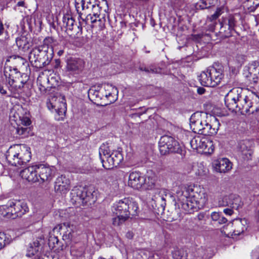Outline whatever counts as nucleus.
I'll return each instance as SVG.
<instances>
[{"mask_svg": "<svg viewBox=\"0 0 259 259\" xmlns=\"http://www.w3.org/2000/svg\"><path fill=\"white\" fill-rule=\"evenodd\" d=\"M234 227L233 234L238 236L243 233L247 228V221L245 219H238L234 220L232 222Z\"/></svg>", "mask_w": 259, "mask_h": 259, "instance_id": "4be33fe9", "label": "nucleus"}, {"mask_svg": "<svg viewBox=\"0 0 259 259\" xmlns=\"http://www.w3.org/2000/svg\"><path fill=\"white\" fill-rule=\"evenodd\" d=\"M40 244L38 240L34 241L32 243H30L27 249V255H33L41 251Z\"/></svg>", "mask_w": 259, "mask_h": 259, "instance_id": "bb28decb", "label": "nucleus"}, {"mask_svg": "<svg viewBox=\"0 0 259 259\" xmlns=\"http://www.w3.org/2000/svg\"><path fill=\"white\" fill-rule=\"evenodd\" d=\"M148 259H159V256L157 253H153L150 255Z\"/></svg>", "mask_w": 259, "mask_h": 259, "instance_id": "6e6d98bb", "label": "nucleus"}, {"mask_svg": "<svg viewBox=\"0 0 259 259\" xmlns=\"http://www.w3.org/2000/svg\"><path fill=\"white\" fill-rule=\"evenodd\" d=\"M221 25V29L227 28L230 32L234 30L236 24V21L235 17L231 15H230L226 17H223L221 21L220 22Z\"/></svg>", "mask_w": 259, "mask_h": 259, "instance_id": "b1692460", "label": "nucleus"}, {"mask_svg": "<svg viewBox=\"0 0 259 259\" xmlns=\"http://www.w3.org/2000/svg\"><path fill=\"white\" fill-rule=\"evenodd\" d=\"M134 236V234L131 231H128L126 234V237L128 239H132Z\"/></svg>", "mask_w": 259, "mask_h": 259, "instance_id": "bf43d9fd", "label": "nucleus"}, {"mask_svg": "<svg viewBox=\"0 0 259 259\" xmlns=\"http://www.w3.org/2000/svg\"><path fill=\"white\" fill-rule=\"evenodd\" d=\"M200 7L201 8V9H206L209 7V6H207L206 4V0H202L201 2V4L200 5Z\"/></svg>", "mask_w": 259, "mask_h": 259, "instance_id": "864d4df0", "label": "nucleus"}, {"mask_svg": "<svg viewBox=\"0 0 259 259\" xmlns=\"http://www.w3.org/2000/svg\"><path fill=\"white\" fill-rule=\"evenodd\" d=\"M226 106L229 110H235L244 115L254 113L259 110V97L251 93L246 96L242 88H234L225 97Z\"/></svg>", "mask_w": 259, "mask_h": 259, "instance_id": "f03ea898", "label": "nucleus"}, {"mask_svg": "<svg viewBox=\"0 0 259 259\" xmlns=\"http://www.w3.org/2000/svg\"><path fill=\"white\" fill-rule=\"evenodd\" d=\"M64 53V51L63 50H60L58 52V54L59 55V56H61Z\"/></svg>", "mask_w": 259, "mask_h": 259, "instance_id": "0e129e2a", "label": "nucleus"}, {"mask_svg": "<svg viewBox=\"0 0 259 259\" xmlns=\"http://www.w3.org/2000/svg\"><path fill=\"white\" fill-rule=\"evenodd\" d=\"M112 210L116 215H121L127 219L136 216L139 211L138 203L129 198H124L114 203Z\"/></svg>", "mask_w": 259, "mask_h": 259, "instance_id": "39448f33", "label": "nucleus"}, {"mask_svg": "<svg viewBox=\"0 0 259 259\" xmlns=\"http://www.w3.org/2000/svg\"><path fill=\"white\" fill-rule=\"evenodd\" d=\"M36 215H38V217L36 219V221H39L42 220L44 218V215L40 212H37L36 213Z\"/></svg>", "mask_w": 259, "mask_h": 259, "instance_id": "13d9d810", "label": "nucleus"}, {"mask_svg": "<svg viewBox=\"0 0 259 259\" xmlns=\"http://www.w3.org/2000/svg\"><path fill=\"white\" fill-rule=\"evenodd\" d=\"M84 67L83 60L80 58H70L67 61L66 70L70 74H79L82 72Z\"/></svg>", "mask_w": 259, "mask_h": 259, "instance_id": "2eb2a0df", "label": "nucleus"}, {"mask_svg": "<svg viewBox=\"0 0 259 259\" xmlns=\"http://www.w3.org/2000/svg\"><path fill=\"white\" fill-rule=\"evenodd\" d=\"M259 6V0H246L244 3V8L249 12H254Z\"/></svg>", "mask_w": 259, "mask_h": 259, "instance_id": "c756f323", "label": "nucleus"}, {"mask_svg": "<svg viewBox=\"0 0 259 259\" xmlns=\"http://www.w3.org/2000/svg\"><path fill=\"white\" fill-rule=\"evenodd\" d=\"M17 133L20 135L22 136L23 137H25L28 135V133L29 132V130L27 127H23L20 126H18L17 128Z\"/></svg>", "mask_w": 259, "mask_h": 259, "instance_id": "a19ab883", "label": "nucleus"}, {"mask_svg": "<svg viewBox=\"0 0 259 259\" xmlns=\"http://www.w3.org/2000/svg\"><path fill=\"white\" fill-rule=\"evenodd\" d=\"M190 125L195 133L212 136L217 133L220 123L218 118L213 115L195 113L190 118Z\"/></svg>", "mask_w": 259, "mask_h": 259, "instance_id": "7ed1b4c3", "label": "nucleus"}, {"mask_svg": "<svg viewBox=\"0 0 259 259\" xmlns=\"http://www.w3.org/2000/svg\"><path fill=\"white\" fill-rule=\"evenodd\" d=\"M176 197L179 207L187 213L203 207L207 201L205 190L195 186H179L176 191Z\"/></svg>", "mask_w": 259, "mask_h": 259, "instance_id": "f257e3e1", "label": "nucleus"}, {"mask_svg": "<svg viewBox=\"0 0 259 259\" xmlns=\"http://www.w3.org/2000/svg\"><path fill=\"white\" fill-rule=\"evenodd\" d=\"M70 184L69 179L65 176L61 175L56 180L54 186L55 191L58 194L65 195L70 190Z\"/></svg>", "mask_w": 259, "mask_h": 259, "instance_id": "f3484780", "label": "nucleus"}, {"mask_svg": "<svg viewBox=\"0 0 259 259\" xmlns=\"http://www.w3.org/2000/svg\"><path fill=\"white\" fill-rule=\"evenodd\" d=\"M11 58H14L16 60V62H20L22 64H24L25 60L20 56L11 57Z\"/></svg>", "mask_w": 259, "mask_h": 259, "instance_id": "8fccbe9b", "label": "nucleus"}, {"mask_svg": "<svg viewBox=\"0 0 259 259\" xmlns=\"http://www.w3.org/2000/svg\"><path fill=\"white\" fill-rule=\"evenodd\" d=\"M220 224H225L227 222V219L222 215V213L220 215V218L217 221Z\"/></svg>", "mask_w": 259, "mask_h": 259, "instance_id": "09e8293b", "label": "nucleus"}, {"mask_svg": "<svg viewBox=\"0 0 259 259\" xmlns=\"http://www.w3.org/2000/svg\"><path fill=\"white\" fill-rule=\"evenodd\" d=\"M15 219L14 214L13 201H9L6 205L0 206V218Z\"/></svg>", "mask_w": 259, "mask_h": 259, "instance_id": "5701e85b", "label": "nucleus"}, {"mask_svg": "<svg viewBox=\"0 0 259 259\" xmlns=\"http://www.w3.org/2000/svg\"><path fill=\"white\" fill-rule=\"evenodd\" d=\"M38 182H50L55 176V169L53 166L38 164Z\"/></svg>", "mask_w": 259, "mask_h": 259, "instance_id": "4468645a", "label": "nucleus"}, {"mask_svg": "<svg viewBox=\"0 0 259 259\" xmlns=\"http://www.w3.org/2000/svg\"><path fill=\"white\" fill-rule=\"evenodd\" d=\"M205 92V89L202 87H199L197 89V92L199 95L203 94Z\"/></svg>", "mask_w": 259, "mask_h": 259, "instance_id": "603ef678", "label": "nucleus"}, {"mask_svg": "<svg viewBox=\"0 0 259 259\" xmlns=\"http://www.w3.org/2000/svg\"><path fill=\"white\" fill-rule=\"evenodd\" d=\"M221 214V212H212L211 214V218L212 221H218L219 219L220 218V215Z\"/></svg>", "mask_w": 259, "mask_h": 259, "instance_id": "49530a36", "label": "nucleus"}, {"mask_svg": "<svg viewBox=\"0 0 259 259\" xmlns=\"http://www.w3.org/2000/svg\"><path fill=\"white\" fill-rule=\"evenodd\" d=\"M128 185L135 189H139L143 185L146 186L147 189H152L154 185V181L151 179L149 184L147 180L140 172L135 171L130 173Z\"/></svg>", "mask_w": 259, "mask_h": 259, "instance_id": "9d476101", "label": "nucleus"}, {"mask_svg": "<svg viewBox=\"0 0 259 259\" xmlns=\"http://www.w3.org/2000/svg\"><path fill=\"white\" fill-rule=\"evenodd\" d=\"M223 206H228L232 208H225L223 212L227 215H231L233 213L232 209H238L242 203L240 198L237 195L231 194L223 198Z\"/></svg>", "mask_w": 259, "mask_h": 259, "instance_id": "ddd939ff", "label": "nucleus"}, {"mask_svg": "<svg viewBox=\"0 0 259 259\" xmlns=\"http://www.w3.org/2000/svg\"><path fill=\"white\" fill-rule=\"evenodd\" d=\"M110 150L109 147L106 145H102L99 149V155L102 165L106 162L107 157L111 155Z\"/></svg>", "mask_w": 259, "mask_h": 259, "instance_id": "c85d7f7f", "label": "nucleus"}, {"mask_svg": "<svg viewBox=\"0 0 259 259\" xmlns=\"http://www.w3.org/2000/svg\"><path fill=\"white\" fill-rule=\"evenodd\" d=\"M0 93L4 96L8 97L9 95L8 94L6 89H4L3 87L0 86Z\"/></svg>", "mask_w": 259, "mask_h": 259, "instance_id": "3c124183", "label": "nucleus"}, {"mask_svg": "<svg viewBox=\"0 0 259 259\" xmlns=\"http://www.w3.org/2000/svg\"><path fill=\"white\" fill-rule=\"evenodd\" d=\"M123 159V155L120 151H114L107 157L106 162H103V167L106 169H111L118 166Z\"/></svg>", "mask_w": 259, "mask_h": 259, "instance_id": "6ab92c4d", "label": "nucleus"}, {"mask_svg": "<svg viewBox=\"0 0 259 259\" xmlns=\"http://www.w3.org/2000/svg\"><path fill=\"white\" fill-rule=\"evenodd\" d=\"M62 21V26L66 28V30H73L74 20L69 15H64Z\"/></svg>", "mask_w": 259, "mask_h": 259, "instance_id": "cd10ccee", "label": "nucleus"}, {"mask_svg": "<svg viewBox=\"0 0 259 259\" xmlns=\"http://www.w3.org/2000/svg\"><path fill=\"white\" fill-rule=\"evenodd\" d=\"M112 93H109L108 95L106 94L105 95V97L108 98H109L112 95V94H115V93H118L117 89L114 88V87L112 88Z\"/></svg>", "mask_w": 259, "mask_h": 259, "instance_id": "5fc2aeb1", "label": "nucleus"}, {"mask_svg": "<svg viewBox=\"0 0 259 259\" xmlns=\"http://www.w3.org/2000/svg\"><path fill=\"white\" fill-rule=\"evenodd\" d=\"M54 39L52 37H46L41 45L33 48L29 53V60L36 68H41L48 65L53 57L52 44Z\"/></svg>", "mask_w": 259, "mask_h": 259, "instance_id": "20e7f679", "label": "nucleus"}, {"mask_svg": "<svg viewBox=\"0 0 259 259\" xmlns=\"http://www.w3.org/2000/svg\"><path fill=\"white\" fill-rule=\"evenodd\" d=\"M73 208H68L65 210H62L60 212L59 215L63 218L64 220H67L73 215Z\"/></svg>", "mask_w": 259, "mask_h": 259, "instance_id": "c9c22d12", "label": "nucleus"}, {"mask_svg": "<svg viewBox=\"0 0 259 259\" xmlns=\"http://www.w3.org/2000/svg\"><path fill=\"white\" fill-rule=\"evenodd\" d=\"M16 7H22L24 8H26V6H25V3L24 1L18 2L16 6Z\"/></svg>", "mask_w": 259, "mask_h": 259, "instance_id": "4d7b16f0", "label": "nucleus"}, {"mask_svg": "<svg viewBox=\"0 0 259 259\" xmlns=\"http://www.w3.org/2000/svg\"><path fill=\"white\" fill-rule=\"evenodd\" d=\"M172 254L174 259H188L187 252L182 249L175 250Z\"/></svg>", "mask_w": 259, "mask_h": 259, "instance_id": "473e14b6", "label": "nucleus"}, {"mask_svg": "<svg viewBox=\"0 0 259 259\" xmlns=\"http://www.w3.org/2000/svg\"><path fill=\"white\" fill-rule=\"evenodd\" d=\"M128 219L126 218H123L121 215H116V217L112 219V223L114 226H119L120 224L125 222Z\"/></svg>", "mask_w": 259, "mask_h": 259, "instance_id": "ea45409f", "label": "nucleus"}, {"mask_svg": "<svg viewBox=\"0 0 259 259\" xmlns=\"http://www.w3.org/2000/svg\"><path fill=\"white\" fill-rule=\"evenodd\" d=\"M5 31L4 27L2 22L0 20V35H2Z\"/></svg>", "mask_w": 259, "mask_h": 259, "instance_id": "052dcab7", "label": "nucleus"}, {"mask_svg": "<svg viewBox=\"0 0 259 259\" xmlns=\"http://www.w3.org/2000/svg\"><path fill=\"white\" fill-rule=\"evenodd\" d=\"M4 247L3 246V245H0V249H2Z\"/></svg>", "mask_w": 259, "mask_h": 259, "instance_id": "338daca9", "label": "nucleus"}, {"mask_svg": "<svg viewBox=\"0 0 259 259\" xmlns=\"http://www.w3.org/2000/svg\"><path fill=\"white\" fill-rule=\"evenodd\" d=\"M198 256L196 257L195 259H206L207 256L204 253V250L202 248H199L197 251Z\"/></svg>", "mask_w": 259, "mask_h": 259, "instance_id": "79ce46f5", "label": "nucleus"}, {"mask_svg": "<svg viewBox=\"0 0 259 259\" xmlns=\"http://www.w3.org/2000/svg\"><path fill=\"white\" fill-rule=\"evenodd\" d=\"M4 75L9 84L15 88L21 90L27 80L26 74H23L19 77L20 73L16 67L6 66L5 67Z\"/></svg>", "mask_w": 259, "mask_h": 259, "instance_id": "6e6552de", "label": "nucleus"}, {"mask_svg": "<svg viewBox=\"0 0 259 259\" xmlns=\"http://www.w3.org/2000/svg\"><path fill=\"white\" fill-rule=\"evenodd\" d=\"M65 226L68 227L70 229V230H68L65 234L63 236V238L64 240L68 239L71 240L73 237L72 231L73 228L74 227L73 225L70 226V225L68 223H65L63 224Z\"/></svg>", "mask_w": 259, "mask_h": 259, "instance_id": "4c0bfd02", "label": "nucleus"}, {"mask_svg": "<svg viewBox=\"0 0 259 259\" xmlns=\"http://www.w3.org/2000/svg\"><path fill=\"white\" fill-rule=\"evenodd\" d=\"M257 221L259 223V210H258V215H257Z\"/></svg>", "mask_w": 259, "mask_h": 259, "instance_id": "69168bd1", "label": "nucleus"}, {"mask_svg": "<svg viewBox=\"0 0 259 259\" xmlns=\"http://www.w3.org/2000/svg\"><path fill=\"white\" fill-rule=\"evenodd\" d=\"M91 8L92 10V13L94 17L98 18V20L101 21V18H100V11H101V8L99 7V6L97 4H91L90 5Z\"/></svg>", "mask_w": 259, "mask_h": 259, "instance_id": "e433bc0d", "label": "nucleus"}, {"mask_svg": "<svg viewBox=\"0 0 259 259\" xmlns=\"http://www.w3.org/2000/svg\"><path fill=\"white\" fill-rule=\"evenodd\" d=\"M91 3L85 2L84 0H75V6L78 13H80V10H84L85 9H90Z\"/></svg>", "mask_w": 259, "mask_h": 259, "instance_id": "2f4dec72", "label": "nucleus"}, {"mask_svg": "<svg viewBox=\"0 0 259 259\" xmlns=\"http://www.w3.org/2000/svg\"><path fill=\"white\" fill-rule=\"evenodd\" d=\"M168 148V154L170 153H176L181 155L183 154L184 147L181 145L180 143L172 137L171 142H170V146Z\"/></svg>", "mask_w": 259, "mask_h": 259, "instance_id": "a878e982", "label": "nucleus"}, {"mask_svg": "<svg viewBox=\"0 0 259 259\" xmlns=\"http://www.w3.org/2000/svg\"><path fill=\"white\" fill-rule=\"evenodd\" d=\"M213 167L218 172L226 173L232 169V164L227 158H220L213 162Z\"/></svg>", "mask_w": 259, "mask_h": 259, "instance_id": "aec40b11", "label": "nucleus"}, {"mask_svg": "<svg viewBox=\"0 0 259 259\" xmlns=\"http://www.w3.org/2000/svg\"><path fill=\"white\" fill-rule=\"evenodd\" d=\"M91 95H92L97 98L102 99V97L100 96V93L98 91L91 89L89 91V96L90 97Z\"/></svg>", "mask_w": 259, "mask_h": 259, "instance_id": "a18cd8bd", "label": "nucleus"}, {"mask_svg": "<svg viewBox=\"0 0 259 259\" xmlns=\"http://www.w3.org/2000/svg\"><path fill=\"white\" fill-rule=\"evenodd\" d=\"M250 142L248 140H241L237 145L238 149L242 152L247 151L250 147Z\"/></svg>", "mask_w": 259, "mask_h": 259, "instance_id": "72a5a7b5", "label": "nucleus"}, {"mask_svg": "<svg viewBox=\"0 0 259 259\" xmlns=\"http://www.w3.org/2000/svg\"><path fill=\"white\" fill-rule=\"evenodd\" d=\"M47 107L49 110L54 109L59 116L63 115L66 109V104L64 97H52L47 102Z\"/></svg>", "mask_w": 259, "mask_h": 259, "instance_id": "f8f14e48", "label": "nucleus"}, {"mask_svg": "<svg viewBox=\"0 0 259 259\" xmlns=\"http://www.w3.org/2000/svg\"><path fill=\"white\" fill-rule=\"evenodd\" d=\"M31 158L30 148L24 145L18 146L15 151L9 150L6 154L8 162L11 165L15 166L26 163Z\"/></svg>", "mask_w": 259, "mask_h": 259, "instance_id": "423d86ee", "label": "nucleus"}, {"mask_svg": "<svg viewBox=\"0 0 259 259\" xmlns=\"http://www.w3.org/2000/svg\"><path fill=\"white\" fill-rule=\"evenodd\" d=\"M21 123L25 126L29 125L31 123L30 119L27 116H20Z\"/></svg>", "mask_w": 259, "mask_h": 259, "instance_id": "37998d69", "label": "nucleus"}, {"mask_svg": "<svg viewBox=\"0 0 259 259\" xmlns=\"http://www.w3.org/2000/svg\"><path fill=\"white\" fill-rule=\"evenodd\" d=\"M159 199H160V200H161L162 201H163V203H162V204H161V205H162V206H163V204H165V198L163 196H162L161 197H159Z\"/></svg>", "mask_w": 259, "mask_h": 259, "instance_id": "680f3d73", "label": "nucleus"}, {"mask_svg": "<svg viewBox=\"0 0 259 259\" xmlns=\"http://www.w3.org/2000/svg\"><path fill=\"white\" fill-rule=\"evenodd\" d=\"M223 77L222 69L210 67L202 72L198 78L202 85L213 88L221 83Z\"/></svg>", "mask_w": 259, "mask_h": 259, "instance_id": "0eeeda50", "label": "nucleus"}, {"mask_svg": "<svg viewBox=\"0 0 259 259\" xmlns=\"http://www.w3.org/2000/svg\"><path fill=\"white\" fill-rule=\"evenodd\" d=\"M71 194L76 202L82 203L83 205H90L96 200V192L92 189L79 187L74 188Z\"/></svg>", "mask_w": 259, "mask_h": 259, "instance_id": "1a4fd4ad", "label": "nucleus"}, {"mask_svg": "<svg viewBox=\"0 0 259 259\" xmlns=\"http://www.w3.org/2000/svg\"><path fill=\"white\" fill-rule=\"evenodd\" d=\"M139 69L141 71L152 73H159L161 71V69L160 68H157L154 65H151L147 67L145 65L142 64L139 66Z\"/></svg>", "mask_w": 259, "mask_h": 259, "instance_id": "7c9ffc66", "label": "nucleus"}, {"mask_svg": "<svg viewBox=\"0 0 259 259\" xmlns=\"http://www.w3.org/2000/svg\"><path fill=\"white\" fill-rule=\"evenodd\" d=\"M172 137L167 135L162 136L159 141V151L161 155H165L168 154V148L171 142Z\"/></svg>", "mask_w": 259, "mask_h": 259, "instance_id": "393cba45", "label": "nucleus"}, {"mask_svg": "<svg viewBox=\"0 0 259 259\" xmlns=\"http://www.w3.org/2000/svg\"><path fill=\"white\" fill-rule=\"evenodd\" d=\"M13 209L15 219L21 217L23 214L28 212L29 208L26 202L21 201H13Z\"/></svg>", "mask_w": 259, "mask_h": 259, "instance_id": "412c9836", "label": "nucleus"}, {"mask_svg": "<svg viewBox=\"0 0 259 259\" xmlns=\"http://www.w3.org/2000/svg\"><path fill=\"white\" fill-rule=\"evenodd\" d=\"M86 18L88 21L90 20L92 23H95L98 19V18L94 17L93 15V14H88Z\"/></svg>", "mask_w": 259, "mask_h": 259, "instance_id": "de8ad7c7", "label": "nucleus"}, {"mask_svg": "<svg viewBox=\"0 0 259 259\" xmlns=\"http://www.w3.org/2000/svg\"><path fill=\"white\" fill-rule=\"evenodd\" d=\"M52 240H54V243H55V242H56V243H57L58 242V239L57 237H54L53 238H51Z\"/></svg>", "mask_w": 259, "mask_h": 259, "instance_id": "e2e57ef3", "label": "nucleus"}, {"mask_svg": "<svg viewBox=\"0 0 259 259\" xmlns=\"http://www.w3.org/2000/svg\"><path fill=\"white\" fill-rule=\"evenodd\" d=\"M38 164L28 166L20 172L21 177L30 182H37L38 178Z\"/></svg>", "mask_w": 259, "mask_h": 259, "instance_id": "a211bd4d", "label": "nucleus"}, {"mask_svg": "<svg viewBox=\"0 0 259 259\" xmlns=\"http://www.w3.org/2000/svg\"><path fill=\"white\" fill-rule=\"evenodd\" d=\"M243 74L251 82L257 83L259 81V62L255 61L249 64Z\"/></svg>", "mask_w": 259, "mask_h": 259, "instance_id": "dca6fc26", "label": "nucleus"}, {"mask_svg": "<svg viewBox=\"0 0 259 259\" xmlns=\"http://www.w3.org/2000/svg\"><path fill=\"white\" fill-rule=\"evenodd\" d=\"M190 143L193 149L197 150L200 152L211 154L214 150L212 142L205 138L195 137L190 141Z\"/></svg>", "mask_w": 259, "mask_h": 259, "instance_id": "9b49d317", "label": "nucleus"}, {"mask_svg": "<svg viewBox=\"0 0 259 259\" xmlns=\"http://www.w3.org/2000/svg\"><path fill=\"white\" fill-rule=\"evenodd\" d=\"M26 40L24 37L17 38L16 40V42L19 48L25 46Z\"/></svg>", "mask_w": 259, "mask_h": 259, "instance_id": "c03bdc74", "label": "nucleus"}, {"mask_svg": "<svg viewBox=\"0 0 259 259\" xmlns=\"http://www.w3.org/2000/svg\"><path fill=\"white\" fill-rule=\"evenodd\" d=\"M224 13V8L223 7H219L218 8L212 15H211L210 17L208 18V19L211 21L212 22L215 20H217L223 13Z\"/></svg>", "mask_w": 259, "mask_h": 259, "instance_id": "58836bf2", "label": "nucleus"}, {"mask_svg": "<svg viewBox=\"0 0 259 259\" xmlns=\"http://www.w3.org/2000/svg\"><path fill=\"white\" fill-rule=\"evenodd\" d=\"M12 241L11 237L3 232H0V245L4 247L9 244Z\"/></svg>", "mask_w": 259, "mask_h": 259, "instance_id": "f704fd0d", "label": "nucleus"}, {"mask_svg": "<svg viewBox=\"0 0 259 259\" xmlns=\"http://www.w3.org/2000/svg\"><path fill=\"white\" fill-rule=\"evenodd\" d=\"M114 101V99H113L112 100H111L110 102H113V101Z\"/></svg>", "mask_w": 259, "mask_h": 259, "instance_id": "774afa93", "label": "nucleus"}]
</instances>
